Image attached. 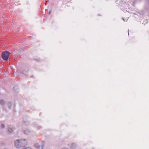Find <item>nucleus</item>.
Segmentation results:
<instances>
[{"label":"nucleus","instance_id":"f257e3e1","mask_svg":"<svg viewBox=\"0 0 149 149\" xmlns=\"http://www.w3.org/2000/svg\"><path fill=\"white\" fill-rule=\"evenodd\" d=\"M10 53L7 51H5L3 52L1 56L2 58L5 61L7 60L9 58V54Z\"/></svg>","mask_w":149,"mask_h":149},{"label":"nucleus","instance_id":"f03ea898","mask_svg":"<svg viewBox=\"0 0 149 149\" xmlns=\"http://www.w3.org/2000/svg\"><path fill=\"white\" fill-rule=\"evenodd\" d=\"M8 130L10 132L12 131V130L10 128H9L8 129Z\"/></svg>","mask_w":149,"mask_h":149},{"label":"nucleus","instance_id":"7ed1b4c3","mask_svg":"<svg viewBox=\"0 0 149 149\" xmlns=\"http://www.w3.org/2000/svg\"><path fill=\"white\" fill-rule=\"evenodd\" d=\"M1 126H2V127H4L5 126H4V125L3 124H2V125H1Z\"/></svg>","mask_w":149,"mask_h":149}]
</instances>
